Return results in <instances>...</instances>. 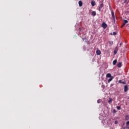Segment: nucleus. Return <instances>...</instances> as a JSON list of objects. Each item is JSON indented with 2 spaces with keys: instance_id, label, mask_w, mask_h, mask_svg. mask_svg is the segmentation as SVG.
<instances>
[{
  "instance_id": "obj_11",
  "label": "nucleus",
  "mask_w": 129,
  "mask_h": 129,
  "mask_svg": "<svg viewBox=\"0 0 129 129\" xmlns=\"http://www.w3.org/2000/svg\"><path fill=\"white\" fill-rule=\"evenodd\" d=\"M83 4L82 3V1H79V7H82Z\"/></svg>"
},
{
  "instance_id": "obj_23",
  "label": "nucleus",
  "mask_w": 129,
  "mask_h": 129,
  "mask_svg": "<svg viewBox=\"0 0 129 129\" xmlns=\"http://www.w3.org/2000/svg\"><path fill=\"white\" fill-rule=\"evenodd\" d=\"M113 20L114 24H115V18H113Z\"/></svg>"
},
{
  "instance_id": "obj_20",
  "label": "nucleus",
  "mask_w": 129,
  "mask_h": 129,
  "mask_svg": "<svg viewBox=\"0 0 129 129\" xmlns=\"http://www.w3.org/2000/svg\"><path fill=\"white\" fill-rule=\"evenodd\" d=\"M115 124H117L118 123V121L117 120L115 121L114 122Z\"/></svg>"
},
{
  "instance_id": "obj_10",
  "label": "nucleus",
  "mask_w": 129,
  "mask_h": 129,
  "mask_svg": "<svg viewBox=\"0 0 129 129\" xmlns=\"http://www.w3.org/2000/svg\"><path fill=\"white\" fill-rule=\"evenodd\" d=\"M121 65H122L121 62H118V63L117 64V67H119V68H120V67H121Z\"/></svg>"
},
{
  "instance_id": "obj_15",
  "label": "nucleus",
  "mask_w": 129,
  "mask_h": 129,
  "mask_svg": "<svg viewBox=\"0 0 129 129\" xmlns=\"http://www.w3.org/2000/svg\"><path fill=\"white\" fill-rule=\"evenodd\" d=\"M108 102L109 103H111V102H112V99L111 98H109Z\"/></svg>"
},
{
  "instance_id": "obj_1",
  "label": "nucleus",
  "mask_w": 129,
  "mask_h": 129,
  "mask_svg": "<svg viewBox=\"0 0 129 129\" xmlns=\"http://www.w3.org/2000/svg\"><path fill=\"white\" fill-rule=\"evenodd\" d=\"M127 23H128V21H127L126 20H124L123 23L122 25L121 28H123V27H124V26H125L126 24H127Z\"/></svg>"
},
{
  "instance_id": "obj_24",
  "label": "nucleus",
  "mask_w": 129,
  "mask_h": 129,
  "mask_svg": "<svg viewBox=\"0 0 129 129\" xmlns=\"http://www.w3.org/2000/svg\"><path fill=\"white\" fill-rule=\"evenodd\" d=\"M113 112L114 113H116V111L115 109H114V110H113Z\"/></svg>"
},
{
  "instance_id": "obj_27",
  "label": "nucleus",
  "mask_w": 129,
  "mask_h": 129,
  "mask_svg": "<svg viewBox=\"0 0 129 129\" xmlns=\"http://www.w3.org/2000/svg\"><path fill=\"white\" fill-rule=\"evenodd\" d=\"M83 41H84V38H83Z\"/></svg>"
},
{
  "instance_id": "obj_18",
  "label": "nucleus",
  "mask_w": 129,
  "mask_h": 129,
  "mask_svg": "<svg viewBox=\"0 0 129 129\" xmlns=\"http://www.w3.org/2000/svg\"><path fill=\"white\" fill-rule=\"evenodd\" d=\"M116 108L118 110H120V106H117Z\"/></svg>"
},
{
  "instance_id": "obj_14",
  "label": "nucleus",
  "mask_w": 129,
  "mask_h": 129,
  "mask_svg": "<svg viewBox=\"0 0 129 129\" xmlns=\"http://www.w3.org/2000/svg\"><path fill=\"white\" fill-rule=\"evenodd\" d=\"M113 79V77H111L108 80V83H110V81H111Z\"/></svg>"
},
{
  "instance_id": "obj_17",
  "label": "nucleus",
  "mask_w": 129,
  "mask_h": 129,
  "mask_svg": "<svg viewBox=\"0 0 129 129\" xmlns=\"http://www.w3.org/2000/svg\"><path fill=\"white\" fill-rule=\"evenodd\" d=\"M109 43L110 45H113V41H109Z\"/></svg>"
},
{
  "instance_id": "obj_8",
  "label": "nucleus",
  "mask_w": 129,
  "mask_h": 129,
  "mask_svg": "<svg viewBox=\"0 0 129 129\" xmlns=\"http://www.w3.org/2000/svg\"><path fill=\"white\" fill-rule=\"evenodd\" d=\"M117 63V59H115L113 61V65H116Z\"/></svg>"
},
{
  "instance_id": "obj_21",
  "label": "nucleus",
  "mask_w": 129,
  "mask_h": 129,
  "mask_svg": "<svg viewBox=\"0 0 129 129\" xmlns=\"http://www.w3.org/2000/svg\"><path fill=\"white\" fill-rule=\"evenodd\" d=\"M126 124L127 126H128L129 125V121H127L126 123Z\"/></svg>"
},
{
  "instance_id": "obj_6",
  "label": "nucleus",
  "mask_w": 129,
  "mask_h": 129,
  "mask_svg": "<svg viewBox=\"0 0 129 129\" xmlns=\"http://www.w3.org/2000/svg\"><path fill=\"white\" fill-rule=\"evenodd\" d=\"M91 4L92 5V7H94V6H95L96 5V3H95V1H92Z\"/></svg>"
},
{
  "instance_id": "obj_2",
  "label": "nucleus",
  "mask_w": 129,
  "mask_h": 129,
  "mask_svg": "<svg viewBox=\"0 0 129 129\" xmlns=\"http://www.w3.org/2000/svg\"><path fill=\"white\" fill-rule=\"evenodd\" d=\"M104 5H103V3H101L100 6L98 7V11L99 12H100V11H101V9H102V8H103Z\"/></svg>"
},
{
  "instance_id": "obj_26",
  "label": "nucleus",
  "mask_w": 129,
  "mask_h": 129,
  "mask_svg": "<svg viewBox=\"0 0 129 129\" xmlns=\"http://www.w3.org/2000/svg\"><path fill=\"white\" fill-rule=\"evenodd\" d=\"M120 45L121 46V43H120Z\"/></svg>"
},
{
  "instance_id": "obj_5",
  "label": "nucleus",
  "mask_w": 129,
  "mask_h": 129,
  "mask_svg": "<svg viewBox=\"0 0 129 129\" xmlns=\"http://www.w3.org/2000/svg\"><path fill=\"white\" fill-rule=\"evenodd\" d=\"M128 89V88L127 87V85H125L124 87V92H126L127 91V90Z\"/></svg>"
},
{
  "instance_id": "obj_12",
  "label": "nucleus",
  "mask_w": 129,
  "mask_h": 129,
  "mask_svg": "<svg viewBox=\"0 0 129 129\" xmlns=\"http://www.w3.org/2000/svg\"><path fill=\"white\" fill-rule=\"evenodd\" d=\"M92 16H96V12H95V11H93V12H92Z\"/></svg>"
},
{
  "instance_id": "obj_3",
  "label": "nucleus",
  "mask_w": 129,
  "mask_h": 129,
  "mask_svg": "<svg viewBox=\"0 0 129 129\" xmlns=\"http://www.w3.org/2000/svg\"><path fill=\"white\" fill-rule=\"evenodd\" d=\"M102 27L103 29H106L107 28V25L105 23L103 22L102 24Z\"/></svg>"
},
{
  "instance_id": "obj_7",
  "label": "nucleus",
  "mask_w": 129,
  "mask_h": 129,
  "mask_svg": "<svg viewBox=\"0 0 129 129\" xmlns=\"http://www.w3.org/2000/svg\"><path fill=\"white\" fill-rule=\"evenodd\" d=\"M96 54H97V55H100V54H101V51H100V50H97L96 51Z\"/></svg>"
},
{
  "instance_id": "obj_22",
  "label": "nucleus",
  "mask_w": 129,
  "mask_h": 129,
  "mask_svg": "<svg viewBox=\"0 0 129 129\" xmlns=\"http://www.w3.org/2000/svg\"><path fill=\"white\" fill-rule=\"evenodd\" d=\"M113 36H115V35H116V32H113Z\"/></svg>"
},
{
  "instance_id": "obj_25",
  "label": "nucleus",
  "mask_w": 129,
  "mask_h": 129,
  "mask_svg": "<svg viewBox=\"0 0 129 129\" xmlns=\"http://www.w3.org/2000/svg\"><path fill=\"white\" fill-rule=\"evenodd\" d=\"M117 53V52H116V51H114V54L115 55L116 53Z\"/></svg>"
},
{
  "instance_id": "obj_13",
  "label": "nucleus",
  "mask_w": 129,
  "mask_h": 129,
  "mask_svg": "<svg viewBox=\"0 0 129 129\" xmlns=\"http://www.w3.org/2000/svg\"><path fill=\"white\" fill-rule=\"evenodd\" d=\"M106 77H107V78H111L112 77L111 76V74H110V73H108V74H107L106 75Z\"/></svg>"
},
{
  "instance_id": "obj_9",
  "label": "nucleus",
  "mask_w": 129,
  "mask_h": 129,
  "mask_svg": "<svg viewBox=\"0 0 129 129\" xmlns=\"http://www.w3.org/2000/svg\"><path fill=\"white\" fill-rule=\"evenodd\" d=\"M118 82H119V83H121L122 84H126V82H125V81L122 82V81H121V80H119V81H118Z\"/></svg>"
},
{
  "instance_id": "obj_4",
  "label": "nucleus",
  "mask_w": 129,
  "mask_h": 129,
  "mask_svg": "<svg viewBox=\"0 0 129 129\" xmlns=\"http://www.w3.org/2000/svg\"><path fill=\"white\" fill-rule=\"evenodd\" d=\"M111 13L112 19L115 18V16H114V12H113V10H112V9L111 10Z\"/></svg>"
},
{
  "instance_id": "obj_16",
  "label": "nucleus",
  "mask_w": 129,
  "mask_h": 129,
  "mask_svg": "<svg viewBox=\"0 0 129 129\" xmlns=\"http://www.w3.org/2000/svg\"><path fill=\"white\" fill-rule=\"evenodd\" d=\"M125 120H128V119H129V116L128 115H126L125 117Z\"/></svg>"
},
{
  "instance_id": "obj_19",
  "label": "nucleus",
  "mask_w": 129,
  "mask_h": 129,
  "mask_svg": "<svg viewBox=\"0 0 129 129\" xmlns=\"http://www.w3.org/2000/svg\"><path fill=\"white\" fill-rule=\"evenodd\" d=\"M97 103H100V102H101V100L99 99V100H97Z\"/></svg>"
}]
</instances>
